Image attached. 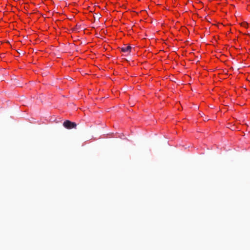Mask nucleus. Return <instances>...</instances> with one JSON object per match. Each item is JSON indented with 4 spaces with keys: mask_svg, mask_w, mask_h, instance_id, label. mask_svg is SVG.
<instances>
[{
    "mask_svg": "<svg viewBox=\"0 0 250 250\" xmlns=\"http://www.w3.org/2000/svg\"><path fill=\"white\" fill-rule=\"evenodd\" d=\"M63 125L66 128L71 129L74 128H76L77 124L74 122H72L69 120H66L63 122Z\"/></svg>",
    "mask_w": 250,
    "mask_h": 250,
    "instance_id": "nucleus-1",
    "label": "nucleus"
},
{
    "mask_svg": "<svg viewBox=\"0 0 250 250\" xmlns=\"http://www.w3.org/2000/svg\"><path fill=\"white\" fill-rule=\"evenodd\" d=\"M132 47L130 46H127L122 48V51L124 52H130Z\"/></svg>",
    "mask_w": 250,
    "mask_h": 250,
    "instance_id": "nucleus-2",
    "label": "nucleus"
},
{
    "mask_svg": "<svg viewBox=\"0 0 250 250\" xmlns=\"http://www.w3.org/2000/svg\"><path fill=\"white\" fill-rule=\"evenodd\" d=\"M247 26V23H244V26Z\"/></svg>",
    "mask_w": 250,
    "mask_h": 250,
    "instance_id": "nucleus-3",
    "label": "nucleus"
}]
</instances>
